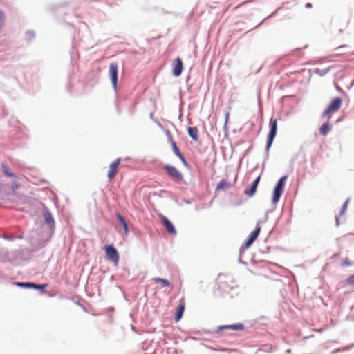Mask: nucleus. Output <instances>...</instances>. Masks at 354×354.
<instances>
[{"label": "nucleus", "mask_w": 354, "mask_h": 354, "mask_svg": "<svg viewBox=\"0 0 354 354\" xmlns=\"http://www.w3.org/2000/svg\"><path fill=\"white\" fill-rule=\"evenodd\" d=\"M287 179V176H284L280 178V180L277 183L272 196V203H276L279 201L283 192L284 189L285 183Z\"/></svg>", "instance_id": "obj_1"}, {"label": "nucleus", "mask_w": 354, "mask_h": 354, "mask_svg": "<svg viewBox=\"0 0 354 354\" xmlns=\"http://www.w3.org/2000/svg\"><path fill=\"white\" fill-rule=\"evenodd\" d=\"M270 131L268 135V141H267V146L266 149L268 151L270 148V147L272 145V142L274 141V139L277 134V119H272L271 118L270 120Z\"/></svg>", "instance_id": "obj_2"}, {"label": "nucleus", "mask_w": 354, "mask_h": 354, "mask_svg": "<svg viewBox=\"0 0 354 354\" xmlns=\"http://www.w3.org/2000/svg\"><path fill=\"white\" fill-rule=\"evenodd\" d=\"M164 169L168 175L176 182L181 183L183 180V174L175 167L171 165H165Z\"/></svg>", "instance_id": "obj_3"}, {"label": "nucleus", "mask_w": 354, "mask_h": 354, "mask_svg": "<svg viewBox=\"0 0 354 354\" xmlns=\"http://www.w3.org/2000/svg\"><path fill=\"white\" fill-rule=\"evenodd\" d=\"M104 250L106 252L107 259L117 266L119 262V254L114 246L112 245H105L104 247Z\"/></svg>", "instance_id": "obj_4"}, {"label": "nucleus", "mask_w": 354, "mask_h": 354, "mask_svg": "<svg viewBox=\"0 0 354 354\" xmlns=\"http://www.w3.org/2000/svg\"><path fill=\"white\" fill-rule=\"evenodd\" d=\"M342 100L340 97H336L333 100L329 106L324 111L323 116L330 118V114L333 112L338 111L342 105Z\"/></svg>", "instance_id": "obj_5"}, {"label": "nucleus", "mask_w": 354, "mask_h": 354, "mask_svg": "<svg viewBox=\"0 0 354 354\" xmlns=\"http://www.w3.org/2000/svg\"><path fill=\"white\" fill-rule=\"evenodd\" d=\"M118 66L117 63H111L109 66V76L111 80L113 88L116 90L118 84Z\"/></svg>", "instance_id": "obj_6"}, {"label": "nucleus", "mask_w": 354, "mask_h": 354, "mask_svg": "<svg viewBox=\"0 0 354 354\" xmlns=\"http://www.w3.org/2000/svg\"><path fill=\"white\" fill-rule=\"evenodd\" d=\"M120 162L121 158H118L109 165V169L107 174V177L109 180H112L115 177Z\"/></svg>", "instance_id": "obj_7"}, {"label": "nucleus", "mask_w": 354, "mask_h": 354, "mask_svg": "<svg viewBox=\"0 0 354 354\" xmlns=\"http://www.w3.org/2000/svg\"><path fill=\"white\" fill-rule=\"evenodd\" d=\"M261 230V227L259 223L257 224L256 229L250 234V236L248 238L247 241L245 243V248H249L254 241L257 239L260 232Z\"/></svg>", "instance_id": "obj_8"}, {"label": "nucleus", "mask_w": 354, "mask_h": 354, "mask_svg": "<svg viewBox=\"0 0 354 354\" xmlns=\"http://www.w3.org/2000/svg\"><path fill=\"white\" fill-rule=\"evenodd\" d=\"M182 71L183 62L180 58L177 57L173 63L172 73L175 77H178L181 75Z\"/></svg>", "instance_id": "obj_9"}, {"label": "nucleus", "mask_w": 354, "mask_h": 354, "mask_svg": "<svg viewBox=\"0 0 354 354\" xmlns=\"http://www.w3.org/2000/svg\"><path fill=\"white\" fill-rule=\"evenodd\" d=\"M170 140H171V143L172 149H173L174 153L180 159V160L182 161L183 164L185 167H189V164L187 163V160L184 158L183 155L180 151V150H179V149H178V146L176 145V142L172 140L171 137H170Z\"/></svg>", "instance_id": "obj_10"}, {"label": "nucleus", "mask_w": 354, "mask_h": 354, "mask_svg": "<svg viewBox=\"0 0 354 354\" xmlns=\"http://www.w3.org/2000/svg\"><path fill=\"white\" fill-rule=\"evenodd\" d=\"M260 179H261V176H259L255 179V180L252 183L250 189H246L244 191V193H245V195H247L249 197H252V196H253L254 195V194L256 192V190H257V187L258 186V184L259 183Z\"/></svg>", "instance_id": "obj_11"}, {"label": "nucleus", "mask_w": 354, "mask_h": 354, "mask_svg": "<svg viewBox=\"0 0 354 354\" xmlns=\"http://www.w3.org/2000/svg\"><path fill=\"white\" fill-rule=\"evenodd\" d=\"M162 224L165 227L166 230L167 231V232L173 235H175L176 234V231L171 222L165 216L162 218Z\"/></svg>", "instance_id": "obj_12"}, {"label": "nucleus", "mask_w": 354, "mask_h": 354, "mask_svg": "<svg viewBox=\"0 0 354 354\" xmlns=\"http://www.w3.org/2000/svg\"><path fill=\"white\" fill-rule=\"evenodd\" d=\"M185 301L184 298H182L180 301L179 306L178 307L176 315H175V321L178 322L183 316V314L185 311Z\"/></svg>", "instance_id": "obj_13"}, {"label": "nucleus", "mask_w": 354, "mask_h": 354, "mask_svg": "<svg viewBox=\"0 0 354 354\" xmlns=\"http://www.w3.org/2000/svg\"><path fill=\"white\" fill-rule=\"evenodd\" d=\"M244 325L242 323H237L231 325H223L219 326V330H224V329H232L234 330H243L244 329Z\"/></svg>", "instance_id": "obj_14"}, {"label": "nucleus", "mask_w": 354, "mask_h": 354, "mask_svg": "<svg viewBox=\"0 0 354 354\" xmlns=\"http://www.w3.org/2000/svg\"><path fill=\"white\" fill-rule=\"evenodd\" d=\"M232 185L227 180H221L216 186V190H226L230 189Z\"/></svg>", "instance_id": "obj_15"}, {"label": "nucleus", "mask_w": 354, "mask_h": 354, "mask_svg": "<svg viewBox=\"0 0 354 354\" xmlns=\"http://www.w3.org/2000/svg\"><path fill=\"white\" fill-rule=\"evenodd\" d=\"M189 136L195 141L198 140V129L196 127H189L187 129Z\"/></svg>", "instance_id": "obj_16"}, {"label": "nucleus", "mask_w": 354, "mask_h": 354, "mask_svg": "<svg viewBox=\"0 0 354 354\" xmlns=\"http://www.w3.org/2000/svg\"><path fill=\"white\" fill-rule=\"evenodd\" d=\"M17 285L21 287H32L36 289H44L47 287V284L37 285L32 283H18Z\"/></svg>", "instance_id": "obj_17"}, {"label": "nucleus", "mask_w": 354, "mask_h": 354, "mask_svg": "<svg viewBox=\"0 0 354 354\" xmlns=\"http://www.w3.org/2000/svg\"><path fill=\"white\" fill-rule=\"evenodd\" d=\"M330 129V124L328 122H325L319 128V133L323 136H326L329 133Z\"/></svg>", "instance_id": "obj_18"}, {"label": "nucleus", "mask_w": 354, "mask_h": 354, "mask_svg": "<svg viewBox=\"0 0 354 354\" xmlns=\"http://www.w3.org/2000/svg\"><path fill=\"white\" fill-rule=\"evenodd\" d=\"M152 281L156 283H160L162 287H167L170 286V282L165 279L154 277Z\"/></svg>", "instance_id": "obj_19"}, {"label": "nucleus", "mask_w": 354, "mask_h": 354, "mask_svg": "<svg viewBox=\"0 0 354 354\" xmlns=\"http://www.w3.org/2000/svg\"><path fill=\"white\" fill-rule=\"evenodd\" d=\"M116 216H117L118 221H120V223L122 224V225L124 228V230L125 232V234H128L129 228H128V225H127V223L124 218L120 214H117Z\"/></svg>", "instance_id": "obj_20"}, {"label": "nucleus", "mask_w": 354, "mask_h": 354, "mask_svg": "<svg viewBox=\"0 0 354 354\" xmlns=\"http://www.w3.org/2000/svg\"><path fill=\"white\" fill-rule=\"evenodd\" d=\"M2 169H3V173H4L6 176H10V177H16V176L15 175V174L11 173V172H10V171H8V167H7L6 165H4V164H3V165H2Z\"/></svg>", "instance_id": "obj_21"}, {"label": "nucleus", "mask_w": 354, "mask_h": 354, "mask_svg": "<svg viewBox=\"0 0 354 354\" xmlns=\"http://www.w3.org/2000/svg\"><path fill=\"white\" fill-rule=\"evenodd\" d=\"M348 201H346L344 202V203L343 204L342 207V209H341V211H340V213H339V216H342L344 214L346 209H347V205H348Z\"/></svg>", "instance_id": "obj_22"}, {"label": "nucleus", "mask_w": 354, "mask_h": 354, "mask_svg": "<svg viewBox=\"0 0 354 354\" xmlns=\"http://www.w3.org/2000/svg\"><path fill=\"white\" fill-rule=\"evenodd\" d=\"M351 265V263L350 262V261H349L348 259H344V260L341 263V266H342V267L350 266Z\"/></svg>", "instance_id": "obj_23"}, {"label": "nucleus", "mask_w": 354, "mask_h": 354, "mask_svg": "<svg viewBox=\"0 0 354 354\" xmlns=\"http://www.w3.org/2000/svg\"><path fill=\"white\" fill-rule=\"evenodd\" d=\"M346 283L350 285L354 284V274L351 275L347 279Z\"/></svg>", "instance_id": "obj_24"}, {"label": "nucleus", "mask_w": 354, "mask_h": 354, "mask_svg": "<svg viewBox=\"0 0 354 354\" xmlns=\"http://www.w3.org/2000/svg\"><path fill=\"white\" fill-rule=\"evenodd\" d=\"M45 220L48 223H50V222H52L53 221V219L50 214L45 215Z\"/></svg>", "instance_id": "obj_25"}, {"label": "nucleus", "mask_w": 354, "mask_h": 354, "mask_svg": "<svg viewBox=\"0 0 354 354\" xmlns=\"http://www.w3.org/2000/svg\"><path fill=\"white\" fill-rule=\"evenodd\" d=\"M4 21V15L3 12L0 11V28L1 27Z\"/></svg>", "instance_id": "obj_26"}, {"label": "nucleus", "mask_w": 354, "mask_h": 354, "mask_svg": "<svg viewBox=\"0 0 354 354\" xmlns=\"http://www.w3.org/2000/svg\"><path fill=\"white\" fill-rule=\"evenodd\" d=\"M20 187V185L17 183H13L11 185V189L15 191L16 189H17L19 187Z\"/></svg>", "instance_id": "obj_27"}, {"label": "nucleus", "mask_w": 354, "mask_h": 354, "mask_svg": "<svg viewBox=\"0 0 354 354\" xmlns=\"http://www.w3.org/2000/svg\"><path fill=\"white\" fill-rule=\"evenodd\" d=\"M229 118H230V113L228 112H227L225 114V124H227Z\"/></svg>", "instance_id": "obj_28"}, {"label": "nucleus", "mask_w": 354, "mask_h": 354, "mask_svg": "<svg viewBox=\"0 0 354 354\" xmlns=\"http://www.w3.org/2000/svg\"><path fill=\"white\" fill-rule=\"evenodd\" d=\"M248 1H245V2L242 3H240L239 5L236 6L235 8H237L240 7L241 6L245 4V3H248Z\"/></svg>", "instance_id": "obj_29"}, {"label": "nucleus", "mask_w": 354, "mask_h": 354, "mask_svg": "<svg viewBox=\"0 0 354 354\" xmlns=\"http://www.w3.org/2000/svg\"><path fill=\"white\" fill-rule=\"evenodd\" d=\"M306 8H312V4H311V3H308L306 5Z\"/></svg>", "instance_id": "obj_30"}, {"label": "nucleus", "mask_w": 354, "mask_h": 354, "mask_svg": "<svg viewBox=\"0 0 354 354\" xmlns=\"http://www.w3.org/2000/svg\"><path fill=\"white\" fill-rule=\"evenodd\" d=\"M336 223L337 225H339V218L337 216H336Z\"/></svg>", "instance_id": "obj_31"}, {"label": "nucleus", "mask_w": 354, "mask_h": 354, "mask_svg": "<svg viewBox=\"0 0 354 354\" xmlns=\"http://www.w3.org/2000/svg\"><path fill=\"white\" fill-rule=\"evenodd\" d=\"M346 45H341V46H339V47H337V48H344V47H346Z\"/></svg>", "instance_id": "obj_32"}, {"label": "nucleus", "mask_w": 354, "mask_h": 354, "mask_svg": "<svg viewBox=\"0 0 354 354\" xmlns=\"http://www.w3.org/2000/svg\"><path fill=\"white\" fill-rule=\"evenodd\" d=\"M316 330L318 331V332H322V329H318V330Z\"/></svg>", "instance_id": "obj_33"}]
</instances>
